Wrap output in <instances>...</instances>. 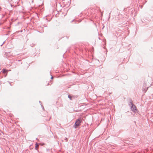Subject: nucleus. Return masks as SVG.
<instances>
[{"label": "nucleus", "mask_w": 153, "mask_h": 153, "mask_svg": "<svg viewBox=\"0 0 153 153\" xmlns=\"http://www.w3.org/2000/svg\"><path fill=\"white\" fill-rule=\"evenodd\" d=\"M82 122V118L79 117L76 120L73 126L75 128H76L80 126V124Z\"/></svg>", "instance_id": "1"}, {"label": "nucleus", "mask_w": 153, "mask_h": 153, "mask_svg": "<svg viewBox=\"0 0 153 153\" xmlns=\"http://www.w3.org/2000/svg\"><path fill=\"white\" fill-rule=\"evenodd\" d=\"M131 109L132 111L134 112H136L137 111V109L136 106L134 104L130 106Z\"/></svg>", "instance_id": "2"}, {"label": "nucleus", "mask_w": 153, "mask_h": 153, "mask_svg": "<svg viewBox=\"0 0 153 153\" xmlns=\"http://www.w3.org/2000/svg\"><path fill=\"white\" fill-rule=\"evenodd\" d=\"M128 105L130 106H131V105H134V104H133V101L131 99L130 100V102H129Z\"/></svg>", "instance_id": "3"}, {"label": "nucleus", "mask_w": 153, "mask_h": 153, "mask_svg": "<svg viewBox=\"0 0 153 153\" xmlns=\"http://www.w3.org/2000/svg\"><path fill=\"white\" fill-rule=\"evenodd\" d=\"M2 71V72L4 74L7 73V70H6L5 69H3Z\"/></svg>", "instance_id": "4"}, {"label": "nucleus", "mask_w": 153, "mask_h": 153, "mask_svg": "<svg viewBox=\"0 0 153 153\" xmlns=\"http://www.w3.org/2000/svg\"><path fill=\"white\" fill-rule=\"evenodd\" d=\"M38 144L37 143H36L35 144V149L36 150H38V149L37 148V147L38 146Z\"/></svg>", "instance_id": "5"}, {"label": "nucleus", "mask_w": 153, "mask_h": 153, "mask_svg": "<svg viewBox=\"0 0 153 153\" xmlns=\"http://www.w3.org/2000/svg\"><path fill=\"white\" fill-rule=\"evenodd\" d=\"M64 140L66 141V142H67L68 141V138H67V137H65V138L64 139Z\"/></svg>", "instance_id": "6"}, {"label": "nucleus", "mask_w": 153, "mask_h": 153, "mask_svg": "<svg viewBox=\"0 0 153 153\" xmlns=\"http://www.w3.org/2000/svg\"><path fill=\"white\" fill-rule=\"evenodd\" d=\"M68 97L70 99V100H71V96H70V95H68Z\"/></svg>", "instance_id": "7"}, {"label": "nucleus", "mask_w": 153, "mask_h": 153, "mask_svg": "<svg viewBox=\"0 0 153 153\" xmlns=\"http://www.w3.org/2000/svg\"><path fill=\"white\" fill-rule=\"evenodd\" d=\"M39 102L40 103V105L42 106V103L40 101H39Z\"/></svg>", "instance_id": "8"}, {"label": "nucleus", "mask_w": 153, "mask_h": 153, "mask_svg": "<svg viewBox=\"0 0 153 153\" xmlns=\"http://www.w3.org/2000/svg\"><path fill=\"white\" fill-rule=\"evenodd\" d=\"M42 26L44 27H47V26L46 25H42Z\"/></svg>", "instance_id": "9"}, {"label": "nucleus", "mask_w": 153, "mask_h": 153, "mask_svg": "<svg viewBox=\"0 0 153 153\" xmlns=\"http://www.w3.org/2000/svg\"><path fill=\"white\" fill-rule=\"evenodd\" d=\"M51 75V79H53V76H52V75Z\"/></svg>", "instance_id": "10"}, {"label": "nucleus", "mask_w": 153, "mask_h": 153, "mask_svg": "<svg viewBox=\"0 0 153 153\" xmlns=\"http://www.w3.org/2000/svg\"><path fill=\"white\" fill-rule=\"evenodd\" d=\"M111 12L110 13H109V18H110V14L111 13Z\"/></svg>", "instance_id": "11"}, {"label": "nucleus", "mask_w": 153, "mask_h": 153, "mask_svg": "<svg viewBox=\"0 0 153 153\" xmlns=\"http://www.w3.org/2000/svg\"><path fill=\"white\" fill-rule=\"evenodd\" d=\"M4 42H5V41H4V42H3V44H2L1 45V46H2V45H3L4 43Z\"/></svg>", "instance_id": "12"}, {"label": "nucleus", "mask_w": 153, "mask_h": 153, "mask_svg": "<svg viewBox=\"0 0 153 153\" xmlns=\"http://www.w3.org/2000/svg\"><path fill=\"white\" fill-rule=\"evenodd\" d=\"M49 85V83H48L47 85Z\"/></svg>", "instance_id": "13"}, {"label": "nucleus", "mask_w": 153, "mask_h": 153, "mask_svg": "<svg viewBox=\"0 0 153 153\" xmlns=\"http://www.w3.org/2000/svg\"><path fill=\"white\" fill-rule=\"evenodd\" d=\"M104 26H103V27H102V29H103V28H104Z\"/></svg>", "instance_id": "14"}, {"label": "nucleus", "mask_w": 153, "mask_h": 153, "mask_svg": "<svg viewBox=\"0 0 153 153\" xmlns=\"http://www.w3.org/2000/svg\"><path fill=\"white\" fill-rule=\"evenodd\" d=\"M141 8H142V7H143V6H141Z\"/></svg>", "instance_id": "15"}, {"label": "nucleus", "mask_w": 153, "mask_h": 153, "mask_svg": "<svg viewBox=\"0 0 153 153\" xmlns=\"http://www.w3.org/2000/svg\"><path fill=\"white\" fill-rule=\"evenodd\" d=\"M44 145V143H43L42 144V145Z\"/></svg>", "instance_id": "16"}, {"label": "nucleus", "mask_w": 153, "mask_h": 153, "mask_svg": "<svg viewBox=\"0 0 153 153\" xmlns=\"http://www.w3.org/2000/svg\"><path fill=\"white\" fill-rule=\"evenodd\" d=\"M22 30H21V32H22Z\"/></svg>", "instance_id": "17"}, {"label": "nucleus", "mask_w": 153, "mask_h": 153, "mask_svg": "<svg viewBox=\"0 0 153 153\" xmlns=\"http://www.w3.org/2000/svg\"><path fill=\"white\" fill-rule=\"evenodd\" d=\"M43 109H44V107H43Z\"/></svg>", "instance_id": "18"}, {"label": "nucleus", "mask_w": 153, "mask_h": 153, "mask_svg": "<svg viewBox=\"0 0 153 153\" xmlns=\"http://www.w3.org/2000/svg\"><path fill=\"white\" fill-rule=\"evenodd\" d=\"M74 20H73V21H72V22H73Z\"/></svg>", "instance_id": "19"}, {"label": "nucleus", "mask_w": 153, "mask_h": 153, "mask_svg": "<svg viewBox=\"0 0 153 153\" xmlns=\"http://www.w3.org/2000/svg\"><path fill=\"white\" fill-rule=\"evenodd\" d=\"M1 25V24H0V25Z\"/></svg>", "instance_id": "20"}, {"label": "nucleus", "mask_w": 153, "mask_h": 153, "mask_svg": "<svg viewBox=\"0 0 153 153\" xmlns=\"http://www.w3.org/2000/svg\"><path fill=\"white\" fill-rule=\"evenodd\" d=\"M141 0V1L142 0Z\"/></svg>", "instance_id": "21"}]
</instances>
